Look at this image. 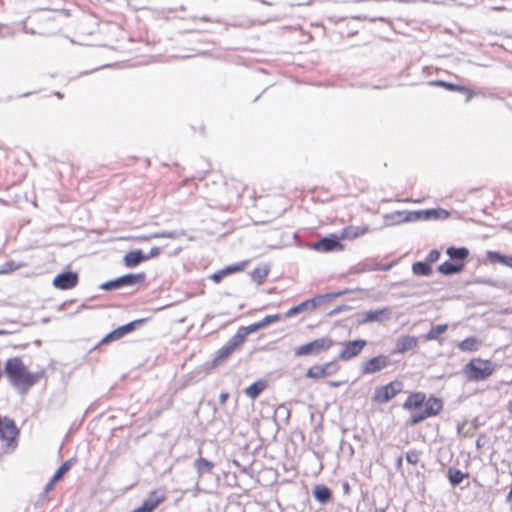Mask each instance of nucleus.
Here are the masks:
<instances>
[{
	"label": "nucleus",
	"mask_w": 512,
	"mask_h": 512,
	"mask_svg": "<svg viewBox=\"0 0 512 512\" xmlns=\"http://www.w3.org/2000/svg\"><path fill=\"white\" fill-rule=\"evenodd\" d=\"M319 299L320 298L314 297V298H311V299L301 302L300 304L287 310L284 314V317L291 318L303 311H306V310L312 311L313 309H315L316 306L319 305Z\"/></svg>",
	"instance_id": "17"
},
{
	"label": "nucleus",
	"mask_w": 512,
	"mask_h": 512,
	"mask_svg": "<svg viewBox=\"0 0 512 512\" xmlns=\"http://www.w3.org/2000/svg\"><path fill=\"white\" fill-rule=\"evenodd\" d=\"M390 365L391 359L389 356L380 354L363 362L361 365V372L364 375H370L377 373Z\"/></svg>",
	"instance_id": "10"
},
{
	"label": "nucleus",
	"mask_w": 512,
	"mask_h": 512,
	"mask_svg": "<svg viewBox=\"0 0 512 512\" xmlns=\"http://www.w3.org/2000/svg\"><path fill=\"white\" fill-rule=\"evenodd\" d=\"M374 512H385V510H384V509H382V508H377V509H375V511H374Z\"/></svg>",
	"instance_id": "60"
},
{
	"label": "nucleus",
	"mask_w": 512,
	"mask_h": 512,
	"mask_svg": "<svg viewBox=\"0 0 512 512\" xmlns=\"http://www.w3.org/2000/svg\"><path fill=\"white\" fill-rule=\"evenodd\" d=\"M376 264H377V263L365 262V263L363 264V268H362V270L364 271V268H376Z\"/></svg>",
	"instance_id": "55"
},
{
	"label": "nucleus",
	"mask_w": 512,
	"mask_h": 512,
	"mask_svg": "<svg viewBox=\"0 0 512 512\" xmlns=\"http://www.w3.org/2000/svg\"><path fill=\"white\" fill-rule=\"evenodd\" d=\"M229 398V394L227 392H222L219 396V401L223 405L226 403L227 399Z\"/></svg>",
	"instance_id": "53"
},
{
	"label": "nucleus",
	"mask_w": 512,
	"mask_h": 512,
	"mask_svg": "<svg viewBox=\"0 0 512 512\" xmlns=\"http://www.w3.org/2000/svg\"><path fill=\"white\" fill-rule=\"evenodd\" d=\"M447 255L453 262L464 263V260L468 257L469 251L465 247H449L446 250Z\"/></svg>",
	"instance_id": "22"
},
{
	"label": "nucleus",
	"mask_w": 512,
	"mask_h": 512,
	"mask_svg": "<svg viewBox=\"0 0 512 512\" xmlns=\"http://www.w3.org/2000/svg\"><path fill=\"white\" fill-rule=\"evenodd\" d=\"M409 211H394L384 216L386 225H398L401 223L412 222L408 220Z\"/></svg>",
	"instance_id": "21"
},
{
	"label": "nucleus",
	"mask_w": 512,
	"mask_h": 512,
	"mask_svg": "<svg viewBox=\"0 0 512 512\" xmlns=\"http://www.w3.org/2000/svg\"><path fill=\"white\" fill-rule=\"evenodd\" d=\"M466 477H467V474L463 473L459 469L450 468L448 470V479L452 486L459 485Z\"/></svg>",
	"instance_id": "32"
},
{
	"label": "nucleus",
	"mask_w": 512,
	"mask_h": 512,
	"mask_svg": "<svg viewBox=\"0 0 512 512\" xmlns=\"http://www.w3.org/2000/svg\"><path fill=\"white\" fill-rule=\"evenodd\" d=\"M492 363L488 360L474 358L464 366V374L467 379L472 381H481L488 378L493 373Z\"/></svg>",
	"instance_id": "2"
},
{
	"label": "nucleus",
	"mask_w": 512,
	"mask_h": 512,
	"mask_svg": "<svg viewBox=\"0 0 512 512\" xmlns=\"http://www.w3.org/2000/svg\"><path fill=\"white\" fill-rule=\"evenodd\" d=\"M144 261V253L140 249L129 251L123 258V262L128 268H134Z\"/></svg>",
	"instance_id": "19"
},
{
	"label": "nucleus",
	"mask_w": 512,
	"mask_h": 512,
	"mask_svg": "<svg viewBox=\"0 0 512 512\" xmlns=\"http://www.w3.org/2000/svg\"><path fill=\"white\" fill-rule=\"evenodd\" d=\"M23 267L22 263H16L15 261H6L0 266V274H8L19 268Z\"/></svg>",
	"instance_id": "38"
},
{
	"label": "nucleus",
	"mask_w": 512,
	"mask_h": 512,
	"mask_svg": "<svg viewBox=\"0 0 512 512\" xmlns=\"http://www.w3.org/2000/svg\"><path fill=\"white\" fill-rule=\"evenodd\" d=\"M406 459L410 464H416L418 462V453L416 450H410L406 454Z\"/></svg>",
	"instance_id": "47"
},
{
	"label": "nucleus",
	"mask_w": 512,
	"mask_h": 512,
	"mask_svg": "<svg viewBox=\"0 0 512 512\" xmlns=\"http://www.w3.org/2000/svg\"><path fill=\"white\" fill-rule=\"evenodd\" d=\"M246 337L247 334L245 333L243 328L239 327L236 334L228 340V343L231 345V347L236 349L244 343Z\"/></svg>",
	"instance_id": "34"
},
{
	"label": "nucleus",
	"mask_w": 512,
	"mask_h": 512,
	"mask_svg": "<svg viewBox=\"0 0 512 512\" xmlns=\"http://www.w3.org/2000/svg\"><path fill=\"white\" fill-rule=\"evenodd\" d=\"M342 349L338 354V359L342 361H348L358 356L363 348L367 345V341L364 339H356L341 343Z\"/></svg>",
	"instance_id": "9"
},
{
	"label": "nucleus",
	"mask_w": 512,
	"mask_h": 512,
	"mask_svg": "<svg viewBox=\"0 0 512 512\" xmlns=\"http://www.w3.org/2000/svg\"><path fill=\"white\" fill-rule=\"evenodd\" d=\"M282 318L280 314H274V315H268L264 317L262 320H260L263 328L268 326L269 324H272L274 322L279 321Z\"/></svg>",
	"instance_id": "42"
},
{
	"label": "nucleus",
	"mask_w": 512,
	"mask_h": 512,
	"mask_svg": "<svg viewBox=\"0 0 512 512\" xmlns=\"http://www.w3.org/2000/svg\"><path fill=\"white\" fill-rule=\"evenodd\" d=\"M393 264H376V268H364V271H388L392 268Z\"/></svg>",
	"instance_id": "46"
},
{
	"label": "nucleus",
	"mask_w": 512,
	"mask_h": 512,
	"mask_svg": "<svg viewBox=\"0 0 512 512\" xmlns=\"http://www.w3.org/2000/svg\"><path fill=\"white\" fill-rule=\"evenodd\" d=\"M349 309H350V307H349V306H347V305H339V306L335 307L333 310H331V311L328 313V315H329V316H334V315H337V314H339V313H341V312H343V311H347V310H349Z\"/></svg>",
	"instance_id": "50"
},
{
	"label": "nucleus",
	"mask_w": 512,
	"mask_h": 512,
	"mask_svg": "<svg viewBox=\"0 0 512 512\" xmlns=\"http://www.w3.org/2000/svg\"><path fill=\"white\" fill-rule=\"evenodd\" d=\"M349 292L350 291L348 289H344V290H341V291H338V292L327 293L325 295H319V296H316V297L320 298L319 299V304H320V303L325 302L327 300H331V299H334L336 297L345 295V294H347Z\"/></svg>",
	"instance_id": "40"
},
{
	"label": "nucleus",
	"mask_w": 512,
	"mask_h": 512,
	"mask_svg": "<svg viewBox=\"0 0 512 512\" xmlns=\"http://www.w3.org/2000/svg\"><path fill=\"white\" fill-rule=\"evenodd\" d=\"M426 395L423 392L412 393L408 396L405 403L403 404V408L406 410H422L423 404L425 402Z\"/></svg>",
	"instance_id": "18"
},
{
	"label": "nucleus",
	"mask_w": 512,
	"mask_h": 512,
	"mask_svg": "<svg viewBox=\"0 0 512 512\" xmlns=\"http://www.w3.org/2000/svg\"><path fill=\"white\" fill-rule=\"evenodd\" d=\"M403 389V384L400 381H392L384 386L377 387L373 394V401L383 404L395 396H397Z\"/></svg>",
	"instance_id": "6"
},
{
	"label": "nucleus",
	"mask_w": 512,
	"mask_h": 512,
	"mask_svg": "<svg viewBox=\"0 0 512 512\" xmlns=\"http://www.w3.org/2000/svg\"><path fill=\"white\" fill-rule=\"evenodd\" d=\"M334 340L330 337H322L297 347L294 354L297 357L318 355L321 352L329 350L334 345Z\"/></svg>",
	"instance_id": "3"
},
{
	"label": "nucleus",
	"mask_w": 512,
	"mask_h": 512,
	"mask_svg": "<svg viewBox=\"0 0 512 512\" xmlns=\"http://www.w3.org/2000/svg\"><path fill=\"white\" fill-rule=\"evenodd\" d=\"M313 496L321 503L326 504L332 498L331 490L325 485H316L313 489Z\"/></svg>",
	"instance_id": "25"
},
{
	"label": "nucleus",
	"mask_w": 512,
	"mask_h": 512,
	"mask_svg": "<svg viewBox=\"0 0 512 512\" xmlns=\"http://www.w3.org/2000/svg\"><path fill=\"white\" fill-rule=\"evenodd\" d=\"M338 370L339 365L335 361H330L323 365L311 366L306 372V377L310 379H322L335 374Z\"/></svg>",
	"instance_id": "11"
},
{
	"label": "nucleus",
	"mask_w": 512,
	"mask_h": 512,
	"mask_svg": "<svg viewBox=\"0 0 512 512\" xmlns=\"http://www.w3.org/2000/svg\"><path fill=\"white\" fill-rule=\"evenodd\" d=\"M390 317V310L388 308H382L377 310H370L364 312L361 318L357 320L359 325H363L370 322H383L388 320Z\"/></svg>",
	"instance_id": "15"
},
{
	"label": "nucleus",
	"mask_w": 512,
	"mask_h": 512,
	"mask_svg": "<svg viewBox=\"0 0 512 512\" xmlns=\"http://www.w3.org/2000/svg\"><path fill=\"white\" fill-rule=\"evenodd\" d=\"M3 372L9 383L21 394H26L39 379L37 374L28 371L19 357L9 358Z\"/></svg>",
	"instance_id": "1"
},
{
	"label": "nucleus",
	"mask_w": 512,
	"mask_h": 512,
	"mask_svg": "<svg viewBox=\"0 0 512 512\" xmlns=\"http://www.w3.org/2000/svg\"><path fill=\"white\" fill-rule=\"evenodd\" d=\"M57 481H53V478L49 480V482L45 485L43 490V495L46 496L50 491L53 490L54 485Z\"/></svg>",
	"instance_id": "51"
},
{
	"label": "nucleus",
	"mask_w": 512,
	"mask_h": 512,
	"mask_svg": "<svg viewBox=\"0 0 512 512\" xmlns=\"http://www.w3.org/2000/svg\"><path fill=\"white\" fill-rule=\"evenodd\" d=\"M429 85L445 87L446 89L453 90V91L456 90V84L449 83V82L442 81V80L430 81Z\"/></svg>",
	"instance_id": "43"
},
{
	"label": "nucleus",
	"mask_w": 512,
	"mask_h": 512,
	"mask_svg": "<svg viewBox=\"0 0 512 512\" xmlns=\"http://www.w3.org/2000/svg\"><path fill=\"white\" fill-rule=\"evenodd\" d=\"M243 328V330L245 331V333L247 334V336L251 333H254L260 329L263 328L262 324L260 321L256 322V323H253L251 325H248V326H241Z\"/></svg>",
	"instance_id": "44"
},
{
	"label": "nucleus",
	"mask_w": 512,
	"mask_h": 512,
	"mask_svg": "<svg viewBox=\"0 0 512 512\" xmlns=\"http://www.w3.org/2000/svg\"><path fill=\"white\" fill-rule=\"evenodd\" d=\"M402 462H403V457L402 455H398L395 457V466H396V469H400L401 468V465H402Z\"/></svg>",
	"instance_id": "54"
},
{
	"label": "nucleus",
	"mask_w": 512,
	"mask_h": 512,
	"mask_svg": "<svg viewBox=\"0 0 512 512\" xmlns=\"http://www.w3.org/2000/svg\"><path fill=\"white\" fill-rule=\"evenodd\" d=\"M487 259L491 263H502L505 266L512 267V256H504L496 251H488Z\"/></svg>",
	"instance_id": "28"
},
{
	"label": "nucleus",
	"mask_w": 512,
	"mask_h": 512,
	"mask_svg": "<svg viewBox=\"0 0 512 512\" xmlns=\"http://www.w3.org/2000/svg\"><path fill=\"white\" fill-rule=\"evenodd\" d=\"M447 328H448L447 324H439L436 326H432V328L428 331V333L425 336L426 340L438 339V337L441 334L446 332Z\"/></svg>",
	"instance_id": "35"
},
{
	"label": "nucleus",
	"mask_w": 512,
	"mask_h": 512,
	"mask_svg": "<svg viewBox=\"0 0 512 512\" xmlns=\"http://www.w3.org/2000/svg\"><path fill=\"white\" fill-rule=\"evenodd\" d=\"M408 220H412V222L430 220V209L410 211Z\"/></svg>",
	"instance_id": "33"
},
{
	"label": "nucleus",
	"mask_w": 512,
	"mask_h": 512,
	"mask_svg": "<svg viewBox=\"0 0 512 512\" xmlns=\"http://www.w3.org/2000/svg\"><path fill=\"white\" fill-rule=\"evenodd\" d=\"M507 409H508L510 412H512V401H509V402L507 403Z\"/></svg>",
	"instance_id": "58"
},
{
	"label": "nucleus",
	"mask_w": 512,
	"mask_h": 512,
	"mask_svg": "<svg viewBox=\"0 0 512 512\" xmlns=\"http://www.w3.org/2000/svg\"><path fill=\"white\" fill-rule=\"evenodd\" d=\"M4 334H7V331H5V330H0V335H4Z\"/></svg>",
	"instance_id": "62"
},
{
	"label": "nucleus",
	"mask_w": 512,
	"mask_h": 512,
	"mask_svg": "<svg viewBox=\"0 0 512 512\" xmlns=\"http://www.w3.org/2000/svg\"><path fill=\"white\" fill-rule=\"evenodd\" d=\"M482 341L475 336L468 337L458 344V348L463 352H474L479 350Z\"/></svg>",
	"instance_id": "24"
},
{
	"label": "nucleus",
	"mask_w": 512,
	"mask_h": 512,
	"mask_svg": "<svg viewBox=\"0 0 512 512\" xmlns=\"http://www.w3.org/2000/svg\"><path fill=\"white\" fill-rule=\"evenodd\" d=\"M480 447H481V445H480V441H479V440H477V441H476V448H480Z\"/></svg>",
	"instance_id": "61"
},
{
	"label": "nucleus",
	"mask_w": 512,
	"mask_h": 512,
	"mask_svg": "<svg viewBox=\"0 0 512 512\" xmlns=\"http://www.w3.org/2000/svg\"><path fill=\"white\" fill-rule=\"evenodd\" d=\"M440 257V252L437 250V249H433L431 250L427 257H426V262L430 265L434 262H436Z\"/></svg>",
	"instance_id": "45"
},
{
	"label": "nucleus",
	"mask_w": 512,
	"mask_h": 512,
	"mask_svg": "<svg viewBox=\"0 0 512 512\" xmlns=\"http://www.w3.org/2000/svg\"><path fill=\"white\" fill-rule=\"evenodd\" d=\"M144 322H145V319H137V320L131 321L123 326H120V327L116 328L115 330L111 331L110 333H108L104 338H102V340L100 341L99 344L101 345V344H107V343H110L113 341H117V340L123 338L124 336H126L127 334L136 330Z\"/></svg>",
	"instance_id": "7"
},
{
	"label": "nucleus",
	"mask_w": 512,
	"mask_h": 512,
	"mask_svg": "<svg viewBox=\"0 0 512 512\" xmlns=\"http://www.w3.org/2000/svg\"><path fill=\"white\" fill-rule=\"evenodd\" d=\"M343 494L349 495L350 494V485L347 481H343L341 483Z\"/></svg>",
	"instance_id": "52"
},
{
	"label": "nucleus",
	"mask_w": 512,
	"mask_h": 512,
	"mask_svg": "<svg viewBox=\"0 0 512 512\" xmlns=\"http://www.w3.org/2000/svg\"><path fill=\"white\" fill-rule=\"evenodd\" d=\"M18 433V428L12 419L4 417L0 420V438L7 443V446L13 444Z\"/></svg>",
	"instance_id": "12"
},
{
	"label": "nucleus",
	"mask_w": 512,
	"mask_h": 512,
	"mask_svg": "<svg viewBox=\"0 0 512 512\" xmlns=\"http://www.w3.org/2000/svg\"><path fill=\"white\" fill-rule=\"evenodd\" d=\"M265 388H266V382L256 381V382L252 383L251 385H249L245 389V394L247 395V397L254 400L261 394V392Z\"/></svg>",
	"instance_id": "27"
},
{
	"label": "nucleus",
	"mask_w": 512,
	"mask_h": 512,
	"mask_svg": "<svg viewBox=\"0 0 512 512\" xmlns=\"http://www.w3.org/2000/svg\"><path fill=\"white\" fill-rule=\"evenodd\" d=\"M375 89H384V88H387V85H379V86H374Z\"/></svg>",
	"instance_id": "59"
},
{
	"label": "nucleus",
	"mask_w": 512,
	"mask_h": 512,
	"mask_svg": "<svg viewBox=\"0 0 512 512\" xmlns=\"http://www.w3.org/2000/svg\"><path fill=\"white\" fill-rule=\"evenodd\" d=\"M182 235H184L183 231L174 230V231H164V232H161V233H156L152 237H155V238L161 237V238L175 239V238H178L179 236H182Z\"/></svg>",
	"instance_id": "41"
},
{
	"label": "nucleus",
	"mask_w": 512,
	"mask_h": 512,
	"mask_svg": "<svg viewBox=\"0 0 512 512\" xmlns=\"http://www.w3.org/2000/svg\"><path fill=\"white\" fill-rule=\"evenodd\" d=\"M418 347V338L415 336H401L396 340L394 353L404 354L413 351Z\"/></svg>",
	"instance_id": "16"
},
{
	"label": "nucleus",
	"mask_w": 512,
	"mask_h": 512,
	"mask_svg": "<svg viewBox=\"0 0 512 512\" xmlns=\"http://www.w3.org/2000/svg\"><path fill=\"white\" fill-rule=\"evenodd\" d=\"M312 248L318 252H331L336 250H342L343 245L339 241V238L335 235L322 237L313 243Z\"/></svg>",
	"instance_id": "13"
},
{
	"label": "nucleus",
	"mask_w": 512,
	"mask_h": 512,
	"mask_svg": "<svg viewBox=\"0 0 512 512\" xmlns=\"http://www.w3.org/2000/svg\"><path fill=\"white\" fill-rule=\"evenodd\" d=\"M214 466L215 464L213 462L202 457H199L194 461V467L200 477L211 473Z\"/></svg>",
	"instance_id": "26"
},
{
	"label": "nucleus",
	"mask_w": 512,
	"mask_h": 512,
	"mask_svg": "<svg viewBox=\"0 0 512 512\" xmlns=\"http://www.w3.org/2000/svg\"><path fill=\"white\" fill-rule=\"evenodd\" d=\"M412 272L417 276H430L433 272L431 265L426 261H418L413 263Z\"/></svg>",
	"instance_id": "30"
},
{
	"label": "nucleus",
	"mask_w": 512,
	"mask_h": 512,
	"mask_svg": "<svg viewBox=\"0 0 512 512\" xmlns=\"http://www.w3.org/2000/svg\"><path fill=\"white\" fill-rule=\"evenodd\" d=\"M464 266V263L448 260L438 266V271L443 275L450 276L460 273L464 269Z\"/></svg>",
	"instance_id": "20"
},
{
	"label": "nucleus",
	"mask_w": 512,
	"mask_h": 512,
	"mask_svg": "<svg viewBox=\"0 0 512 512\" xmlns=\"http://www.w3.org/2000/svg\"><path fill=\"white\" fill-rule=\"evenodd\" d=\"M506 500L508 502L512 501V488H510V490L508 491L507 496H506Z\"/></svg>",
	"instance_id": "56"
},
{
	"label": "nucleus",
	"mask_w": 512,
	"mask_h": 512,
	"mask_svg": "<svg viewBox=\"0 0 512 512\" xmlns=\"http://www.w3.org/2000/svg\"><path fill=\"white\" fill-rule=\"evenodd\" d=\"M145 278L146 274L144 272L135 274L129 273L101 284L100 289L108 291L120 289L126 286H135L143 283L145 281Z\"/></svg>",
	"instance_id": "5"
},
{
	"label": "nucleus",
	"mask_w": 512,
	"mask_h": 512,
	"mask_svg": "<svg viewBox=\"0 0 512 512\" xmlns=\"http://www.w3.org/2000/svg\"><path fill=\"white\" fill-rule=\"evenodd\" d=\"M257 450H237L233 455V464L240 469L243 473H251L253 471L252 466L255 462V452Z\"/></svg>",
	"instance_id": "8"
},
{
	"label": "nucleus",
	"mask_w": 512,
	"mask_h": 512,
	"mask_svg": "<svg viewBox=\"0 0 512 512\" xmlns=\"http://www.w3.org/2000/svg\"><path fill=\"white\" fill-rule=\"evenodd\" d=\"M455 91H459V92L465 94L466 95V101H469L472 98V96H473V92L469 88H467L465 86L456 85V90Z\"/></svg>",
	"instance_id": "48"
},
{
	"label": "nucleus",
	"mask_w": 512,
	"mask_h": 512,
	"mask_svg": "<svg viewBox=\"0 0 512 512\" xmlns=\"http://www.w3.org/2000/svg\"><path fill=\"white\" fill-rule=\"evenodd\" d=\"M268 275V269L265 267H256L251 272V278L257 284H262Z\"/></svg>",
	"instance_id": "36"
},
{
	"label": "nucleus",
	"mask_w": 512,
	"mask_h": 512,
	"mask_svg": "<svg viewBox=\"0 0 512 512\" xmlns=\"http://www.w3.org/2000/svg\"><path fill=\"white\" fill-rule=\"evenodd\" d=\"M244 265H245L244 263H240V264L227 266V267L213 273L211 275V279L214 282L219 283L225 276L232 274L234 272L241 271L243 269Z\"/></svg>",
	"instance_id": "23"
},
{
	"label": "nucleus",
	"mask_w": 512,
	"mask_h": 512,
	"mask_svg": "<svg viewBox=\"0 0 512 512\" xmlns=\"http://www.w3.org/2000/svg\"><path fill=\"white\" fill-rule=\"evenodd\" d=\"M368 227H348L345 228L342 232L343 239H355L359 236H362L368 232Z\"/></svg>",
	"instance_id": "29"
},
{
	"label": "nucleus",
	"mask_w": 512,
	"mask_h": 512,
	"mask_svg": "<svg viewBox=\"0 0 512 512\" xmlns=\"http://www.w3.org/2000/svg\"><path fill=\"white\" fill-rule=\"evenodd\" d=\"M329 385H330L331 387H338V386L340 385V383H339V382H336V381H331V382H329Z\"/></svg>",
	"instance_id": "57"
},
{
	"label": "nucleus",
	"mask_w": 512,
	"mask_h": 512,
	"mask_svg": "<svg viewBox=\"0 0 512 512\" xmlns=\"http://www.w3.org/2000/svg\"><path fill=\"white\" fill-rule=\"evenodd\" d=\"M78 283V274L76 272L67 271L56 275L53 279V285L61 290H67L75 287Z\"/></svg>",
	"instance_id": "14"
},
{
	"label": "nucleus",
	"mask_w": 512,
	"mask_h": 512,
	"mask_svg": "<svg viewBox=\"0 0 512 512\" xmlns=\"http://www.w3.org/2000/svg\"><path fill=\"white\" fill-rule=\"evenodd\" d=\"M235 350V348L231 347V345L227 342L224 346H222L218 351H217V356L216 358L214 359V363H217V362H220L222 360H224L225 358H227L233 351Z\"/></svg>",
	"instance_id": "37"
},
{
	"label": "nucleus",
	"mask_w": 512,
	"mask_h": 512,
	"mask_svg": "<svg viewBox=\"0 0 512 512\" xmlns=\"http://www.w3.org/2000/svg\"><path fill=\"white\" fill-rule=\"evenodd\" d=\"M160 253L161 249L159 247H152L148 254H144L145 261L157 257Z\"/></svg>",
	"instance_id": "49"
},
{
	"label": "nucleus",
	"mask_w": 512,
	"mask_h": 512,
	"mask_svg": "<svg viewBox=\"0 0 512 512\" xmlns=\"http://www.w3.org/2000/svg\"><path fill=\"white\" fill-rule=\"evenodd\" d=\"M150 238H151V237H142L141 239H143V240H148V239H150Z\"/></svg>",
	"instance_id": "63"
},
{
	"label": "nucleus",
	"mask_w": 512,
	"mask_h": 512,
	"mask_svg": "<svg viewBox=\"0 0 512 512\" xmlns=\"http://www.w3.org/2000/svg\"><path fill=\"white\" fill-rule=\"evenodd\" d=\"M450 216V212L442 208L430 209V220H444Z\"/></svg>",
	"instance_id": "39"
},
{
	"label": "nucleus",
	"mask_w": 512,
	"mask_h": 512,
	"mask_svg": "<svg viewBox=\"0 0 512 512\" xmlns=\"http://www.w3.org/2000/svg\"><path fill=\"white\" fill-rule=\"evenodd\" d=\"M75 461V457H71L70 459L66 460L52 476L53 481L58 482L70 470Z\"/></svg>",
	"instance_id": "31"
},
{
	"label": "nucleus",
	"mask_w": 512,
	"mask_h": 512,
	"mask_svg": "<svg viewBox=\"0 0 512 512\" xmlns=\"http://www.w3.org/2000/svg\"><path fill=\"white\" fill-rule=\"evenodd\" d=\"M423 407L422 410L415 411L411 414V425H416L428 417L437 415L442 410L443 402L441 399L432 396L425 399Z\"/></svg>",
	"instance_id": "4"
}]
</instances>
